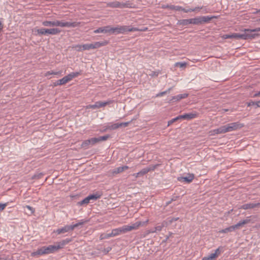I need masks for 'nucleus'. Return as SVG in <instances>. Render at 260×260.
Returning <instances> with one entry per match:
<instances>
[{
  "instance_id": "obj_1",
  "label": "nucleus",
  "mask_w": 260,
  "mask_h": 260,
  "mask_svg": "<svg viewBox=\"0 0 260 260\" xmlns=\"http://www.w3.org/2000/svg\"><path fill=\"white\" fill-rule=\"evenodd\" d=\"M58 251V250L56 245H49L48 246H44L38 248L36 251L32 252L31 255L32 256L35 257L39 255L53 253Z\"/></svg>"
},
{
  "instance_id": "obj_2",
  "label": "nucleus",
  "mask_w": 260,
  "mask_h": 260,
  "mask_svg": "<svg viewBox=\"0 0 260 260\" xmlns=\"http://www.w3.org/2000/svg\"><path fill=\"white\" fill-rule=\"evenodd\" d=\"M139 29L137 27L126 25H117L116 27L111 26V34H126L128 32L138 31Z\"/></svg>"
},
{
  "instance_id": "obj_3",
  "label": "nucleus",
  "mask_w": 260,
  "mask_h": 260,
  "mask_svg": "<svg viewBox=\"0 0 260 260\" xmlns=\"http://www.w3.org/2000/svg\"><path fill=\"white\" fill-rule=\"evenodd\" d=\"M85 222V220L82 219L75 224L72 225H67L61 228L58 229L55 231L54 232L56 233L58 235H59L61 234L65 233L66 232H68L69 231H73L75 228L78 227L79 225H83Z\"/></svg>"
},
{
  "instance_id": "obj_4",
  "label": "nucleus",
  "mask_w": 260,
  "mask_h": 260,
  "mask_svg": "<svg viewBox=\"0 0 260 260\" xmlns=\"http://www.w3.org/2000/svg\"><path fill=\"white\" fill-rule=\"evenodd\" d=\"M216 16H204L191 18V24L194 25H200L204 23H208L213 18H217Z\"/></svg>"
},
{
  "instance_id": "obj_5",
  "label": "nucleus",
  "mask_w": 260,
  "mask_h": 260,
  "mask_svg": "<svg viewBox=\"0 0 260 260\" xmlns=\"http://www.w3.org/2000/svg\"><path fill=\"white\" fill-rule=\"evenodd\" d=\"M243 33L241 34V39L252 40L259 36L258 33H255L253 29H244Z\"/></svg>"
},
{
  "instance_id": "obj_6",
  "label": "nucleus",
  "mask_w": 260,
  "mask_h": 260,
  "mask_svg": "<svg viewBox=\"0 0 260 260\" xmlns=\"http://www.w3.org/2000/svg\"><path fill=\"white\" fill-rule=\"evenodd\" d=\"M226 133L240 129L244 126V124L240 122L228 123L224 125Z\"/></svg>"
},
{
  "instance_id": "obj_7",
  "label": "nucleus",
  "mask_w": 260,
  "mask_h": 260,
  "mask_svg": "<svg viewBox=\"0 0 260 260\" xmlns=\"http://www.w3.org/2000/svg\"><path fill=\"white\" fill-rule=\"evenodd\" d=\"M148 220H147L145 221H137L135 223H132L131 225H125L126 232H129L134 230H136L140 226H143L147 223Z\"/></svg>"
},
{
  "instance_id": "obj_8",
  "label": "nucleus",
  "mask_w": 260,
  "mask_h": 260,
  "mask_svg": "<svg viewBox=\"0 0 260 260\" xmlns=\"http://www.w3.org/2000/svg\"><path fill=\"white\" fill-rule=\"evenodd\" d=\"M80 22H68L64 20H58L57 26L61 27H76L79 26Z\"/></svg>"
},
{
  "instance_id": "obj_9",
  "label": "nucleus",
  "mask_w": 260,
  "mask_h": 260,
  "mask_svg": "<svg viewBox=\"0 0 260 260\" xmlns=\"http://www.w3.org/2000/svg\"><path fill=\"white\" fill-rule=\"evenodd\" d=\"M250 221V219L247 218L242 221H240L239 222H238L237 224L235 225L228 227V228L229 230V233L233 232L235 230L239 229L240 226L249 223Z\"/></svg>"
},
{
  "instance_id": "obj_10",
  "label": "nucleus",
  "mask_w": 260,
  "mask_h": 260,
  "mask_svg": "<svg viewBox=\"0 0 260 260\" xmlns=\"http://www.w3.org/2000/svg\"><path fill=\"white\" fill-rule=\"evenodd\" d=\"M157 166V165H155L153 166L152 167L144 168L137 173L134 174L133 176H135L136 178H138L140 176H143L145 174L148 173L149 172L154 170Z\"/></svg>"
},
{
  "instance_id": "obj_11",
  "label": "nucleus",
  "mask_w": 260,
  "mask_h": 260,
  "mask_svg": "<svg viewBox=\"0 0 260 260\" xmlns=\"http://www.w3.org/2000/svg\"><path fill=\"white\" fill-rule=\"evenodd\" d=\"M188 96V94L187 93H183L179 94L175 96H173L172 98L169 101L168 103L169 104L176 102L179 101L181 99H185Z\"/></svg>"
},
{
  "instance_id": "obj_12",
  "label": "nucleus",
  "mask_w": 260,
  "mask_h": 260,
  "mask_svg": "<svg viewBox=\"0 0 260 260\" xmlns=\"http://www.w3.org/2000/svg\"><path fill=\"white\" fill-rule=\"evenodd\" d=\"M194 178L193 174H188L185 177H178V180L181 182H185L186 183H190Z\"/></svg>"
},
{
  "instance_id": "obj_13",
  "label": "nucleus",
  "mask_w": 260,
  "mask_h": 260,
  "mask_svg": "<svg viewBox=\"0 0 260 260\" xmlns=\"http://www.w3.org/2000/svg\"><path fill=\"white\" fill-rule=\"evenodd\" d=\"M126 230L124 225L117 229L112 230L111 232L112 236L113 237L118 236L121 234L126 233Z\"/></svg>"
},
{
  "instance_id": "obj_14",
  "label": "nucleus",
  "mask_w": 260,
  "mask_h": 260,
  "mask_svg": "<svg viewBox=\"0 0 260 260\" xmlns=\"http://www.w3.org/2000/svg\"><path fill=\"white\" fill-rule=\"evenodd\" d=\"M259 206H260V203H255V202L249 203L245 204L242 205L240 207V208L244 209V210H247V209H253V208L257 207Z\"/></svg>"
},
{
  "instance_id": "obj_15",
  "label": "nucleus",
  "mask_w": 260,
  "mask_h": 260,
  "mask_svg": "<svg viewBox=\"0 0 260 260\" xmlns=\"http://www.w3.org/2000/svg\"><path fill=\"white\" fill-rule=\"evenodd\" d=\"M161 8L162 9H169L170 10H175L176 11H182L183 12V10L184 8H182L179 6H174L171 5H162L161 6Z\"/></svg>"
},
{
  "instance_id": "obj_16",
  "label": "nucleus",
  "mask_w": 260,
  "mask_h": 260,
  "mask_svg": "<svg viewBox=\"0 0 260 260\" xmlns=\"http://www.w3.org/2000/svg\"><path fill=\"white\" fill-rule=\"evenodd\" d=\"M107 6L112 8H118L122 9V2L118 1L109 2L107 4Z\"/></svg>"
},
{
  "instance_id": "obj_17",
  "label": "nucleus",
  "mask_w": 260,
  "mask_h": 260,
  "mask_svg": "<svg viewBox=\"0 0 260 260\" xmlns=\"http://www.w3.org/2000/svg\"><path fill=\"white\" fill-rule=\"evenodd\" d=\"M58 20L48 21L46 20L42 22V25L44 26H57Z\"/></svg>"
},
{
  "instance_id": "obj_18",
  "label": "nucleus",
  "mask_w": 260,
  "mask_h": 260,
  "mask_svg": "<svg viewBox=\"0 0 260 260\" xmlns=\"http://www.w3.org/2000/svg\"><path fill=\"white\" fill-rule=\"evenodd\" d=\"M119 124L118 123H114V124H109L107 126H106L105 130H101V132H105L107 131V130H114L118 128H119Z\"/></svg>"
},
{
  "instance_id": "obj_19",
  "label": "nucleus",
  "mask_w": 260,
  "mask_h": 260,
  "mask_svg": "<svg viewBox=\"0 0 260 260\" xmlns=\"http://www.w3.org/2000/svg\"><path fill=\"white\" fill-rule=\"evenodd\" d=\"M80 74L81 72H72L66 76L65 77L66 79H67L68 82H69L73 78L78 77Z\"/></svg>"
},
{
  "instance_id": "obj_20",
  "label": "nucleus",
  "mask_w": 260,
  "mask_h": 260,
  "mask_svg": "<svg viewBox=\"0 0 260 260\" xmlns=\"http://www.w3.org/2000/svg\"><path fill=\"white\" fill-rule=\"evenodd\" d=\"M108 42L107 41H105L103 42H96L92 44V48L93 49H96L99 48L101 47L104 46L108 44Z\"/></svg>"
},
{
  "instance_id": "obj_21",
  "label": "nucleus",
  "mask_w": 260,
  "mask_h": 260,
  "mask_svg": "<svg viewBox=\"0 0 260 260\" xmlns=\"http://www.w3.org/2000/svg\"><path fill=\"white\" fill-rule=\"evenodd\" d=\"M224 39L235 38L237 39H241V34L234 33L232 35L226 34L223 36Z\"/></svg>"
},
{
  "instance_id": "obj_22",
  "label": "nucleus",
  "mask_w": 260,
  "mask_h": 260,
  "mask_svg": "<svg viewBox=\"0 0 260 260\" xmlns=\"http://www.w3.org/2000/svg\"><path fill=\"white\" fill-rule=\"evenodd\" d=\"M48 35H56L61 32V30L58 28H47Z\"/></svg>"
},
{
  "instance_id": "obj_23",
  "label": "nucleus",
  "mask_w": 260,
  "mask_h": 260,
  "mask_svg": "<svg viewBox=\"0 0 260 260\" xmlns=\"http://www.w3.org/2000/svg\"><path fill=\"white\" fill-rule=\"evenodd\" d=\"M128 169V167L127 166H124L122 167H119L117 168L116 169L113 170L112 173L114 174H117L120 173L122 172L124 170H126Z\"/></svg>"
},
{
  "instance_id": "obj_24",
  "label": "nucleus",
  "mask_w": 260,
  "mask_h": 260,
  "mask_svg": "<svg viewBox=\"0 0 260 260\" xmlns=\"http://www.w3.org/2000/svg\"><path fill=\"white\" fill-rule=\"evenodd\" d=\"M102 193L100 192H96L95 193H93L88 196L89 201H96L98 199H100Z\"/></svg>"
},
{
  "instance_id": "obj_25",
  "label": "nucleus",
  "mask_w": 260,
  "mask_h": 260,
  "mask_svg": "<svg viewBox=\"0 0 260 260\" xmlns=\"http://www.w3.org/2000/svg\"><path fill=\"white\" fill-rule=\"evenodd\" d=\"M35 31L37 32V35L39 36L47 35V28H41L35 29Z\"/></svg>"
},
{
  "instance_id": "obj_26",
  "label": "nucleus",
  "mask_w": 260,
  "mask_h": 260,
  "mask_svg": "<svg viewBox=\"0 0 260 260\" xmlns=\"http://www.w3.org/2000/svg\"><path fill=\"white\" fill-rule=\"evenodd\" d=\"M214 134H224L226 133L224 125L221 126L218 128L213 131Z\"/></svg>"
},
{
  "instance_id": "obj_27",
  "label": "nucleus",
  "mask_w": 260,
  "mask_h": 260,
  "mask_svg": "<svg viewBox=\"0 0 260 260\" xmlns=\"http://www.w3.org/2000/svg\"><path fill=\"white\" fill-rule=\"evenodd\" d=\"M177 24L183 26L191 24V19L180 20L178 21Z\"/></svg>"
},
{
  "instance_id": "obj_28",
  "label": "nucleus",
  "mask_w": 260,
  "mask_h": 260,
  "mask_svg": "<svg viewBox=\"0 0 260 260\" xmlns=\"http://www.w3.org/2000/svg\"><path fill=\"white\" fill-rule=\"evenodd\" d=\"M185 119L190 120L196 118L197 116V114L195 113H189L184 114Z\"/></svg>"
},
{
  "instance_id": "obj_29",
  "label": "nucleus",
  "mask_w": 260,
  "mask_h": 260,
  "mask_svg": "<svg viewBox=\"0 0 260 260\" xmlns=\"http://www.w3.org/2000/svg\"><path fill=\"white\" fill-rule=\"evenodd\" d=\"M134 7L135 5L129 1H126L125 3L122 2V9L125 8H132Z\"/></svg>"
},
{
  "instance_id": "obj_30",
  "label": "nucleus",
  "mask_w": 260,
  "mask_h": 260,
  "mask_svg": "<svg viewBox=\"0 0 260 260\" xmlns=\"http://www.w3.org/2000/svg\"><path fill=\"white\" fill-rule=\"evenodd\" d=\"M89 145H91V143L90 142V139L84 141L81 144V147L85 149H87L89 147Z\"/></svg>"
},
{
  "instance_id": "obj_31",
  "label": "nucleus",
  "mask_w": 260,
  "mask_h": 260,
  "mask_svg": "<svg viewBox=\"0 0 260 260\" xmlns=\"http://www.w3.org/2000/svg\"><path fill=\"white\" fill-rule=\"evenodd\" d=\"M247 104L248 107L251 106H254L255 108H256L257 107H260V101L257 102L251 101L247 103Z\"/></svg>"
},
{
  "instance_id": "obj_32",
  "label": "nucleus",
  "mask_w": 260,
  "mask_h": 260,
  "mask_svg": "<svg viewBox=\"0 0 260 260\" xmlns=\"http://www.w3.org/2000/svg\"><path fill=\"white\" fill-rule=\"evenodd\" d=\"M67 244L65 242L64 240H62L60 242H56V246L58 250L63 248L64 246Z\"/></svg>"
},
{
  "instance_id": "obj_33",
  "label": "nucleus",
  "mask_w": 260,
  "mask_h": 260,
  "mask_svg": "<svg viewBox=\"0 0 260 260\" xmlns=\"http://www.w3.org/2000/svg\"><path fill=\"white\" fill-rule=\"evenodd\" d=\"M90 202V201H89V199L88 198V197L87 196V197H86L85 198H84L83 200H82V201L78 202V205H80V206H82V205H87Z\"/></svg>"
},
{
  "instance_id": "obj_34",
  "label": "nucleus",
  "mask_w": 260,
  "mask_h": 260,
  "mask_svg": "<svg viewBox=\"0 0 260 260\" xmlns=\"http://www.w3.org/2000/svg\"><path fill=\"white\" fill-rule=\"evenodd\" d=\"M202 8H201V7H196L193 9H186L184 8V10H183V12L184 13H188L191 12H196L197 11H199L200 10H201Z\"/></svg>"
},
{
  "instance_id": "obj_35",
  "label": "nucleus",
  "mask_w": 260,
  "mask_h": 260,
  "mask_svg": "<svg viewBox=\"0 0 260 260\" xmlns=\"http://www.w3.org/2000/svg\"><path fill=\"white\" fill-rule=\"evenodd\" d=\"M82 49L84 50H89L90 49H93L92 44H85L82 45Z\"/></svg>"
},
{
  "instance_id": "obj_36",
  "label": "nucleus",
  "mask_w": 260,
  "mask_h": 260,
  "mask_svg": "<svg viewBox=\"0 0 260 260\" xmlns=\"http://www.w3.org/2000/svg\"><path fill=\"white\" fill-rule=\"evenodd\" d=\"M113 236H112V234L111 233H109V234H102L100 236V239L101 240H103V239H108L110 237H112Z\"/></svg>"
},
{
  "instance_id": "obj_37",
  "label": "nucleus",
  "mask_w": 260,
  "mask_h": 260,
  "mask_svg": "<svg viewBox=\"0 0 260 260\" xmlns=\"http://www.w3.org/2000/svg\"><path fill=\"white\" fill-rule=\"evenodd\" d=\"M61 71H58V72H54L53 71H48L46 73V76H48V75H61Z\"/></svg>"
},
{
  "instance_id": "obj_38",
  "label": "nucleus",
  "mask_w": 260,
  "mask_h": 260,
  "mask_svg": "<svg viewBox=\"0 0 260 260\" xmlns=\"http://www.w3.org/2000/svg\"><path fill=\"white\" fill-rule=\"evenodd\" d=\"M223 247L222 246H219L215 250L214 253L216 254V255L218 257L222 252H223Z\"/></svg>"
},
{
  "instance_id": "obj_39",
  "label": "nucleus",
  "mask_w": 260,
  "mask_h": 260,
  "mask_svg": "<svg viewBox=\"0 0 260 260\" xmlns=\"http://www.w3.org/2000/svg\"><path fill=\"white\" fill-rule=\"evenodd\" d=\"M104 34H111V26L110 25H107L104 26Z\"/></svg>"
},
{
  "instance_id": "obj_40",
  "label": "nucleus",
  "mask_w": 260,
  "mask_h": 260,
  "mask_svg": "<svg viewBox=\"0 0 260 260\" xmlns=\"http://www.w3.org/2000/svg\"><path fill=\"white\" fill-rule=\"evenodd\" d=\"M90 142L91 143V145H94L96 143H100V140L98 138H92L90 139Z\"/></svg>"
},
{
  "instance_id": "obj_41",
  "label": "nucleus",
  "mask_w": 260,
  "mask_h": 260,
  "mask_svg": "<svg viewBox=\"0 0 260 260\" xmlns=\"http://www.w3.org/2000/svg\"><path fill=\"white\" fill-rule=\"evenodd\" d=\"M165 226L164 223H161L155 227V229L157 232H160L162 230V228Z\"/></svg>"
},
{
  "instance_id": "obj_42",
  "label": "nucleus",
  "mask_w": 260,
  "mask_h": 260,
  "mask_svg": "<svg viewBox=\"0 0 260 260\" xmlns=\"http://www.w3.org/2000/svg\"><path fill=\"white\" fill-rule=\"evenodd\" d=\"M94 34L103 33L104 34V28L103 27H99L98 28L93 30Z\"/></svg>"
},
{
  "instance_id": "obj_43",
  "label": "nucleus",
  "mask_w": 260,
  "mask_h": 260,
  "mask_svg": "<svg viewBox=\"0 0 260 260\" xmlns=\"http://www.w3.org/2000/svg\"><path fill=\"white\" fill-rule=\"evenodd\" d=\"M160 74V71L158 70L157 71H152L149 75L151 77H156Z\"/></svg>"
},
{
  "instance_id": "obj_44",
  "label": "nucleus",
  "mask_w": 260,
  "mask_h": 260,
  "mask_svg": "<svg viewBox=\"0 0 260 260\" xmlns=\"http://www.w3.org/2000/svg\"><path fill=\"white\" fill-rule=\"evenodd\" d=\"M187 63L185 62H178L175 63L176 67H179L180 68H184L186 66Z\"/></svg>"
},
{
  "instance_id": "obj_45",
  "label": "nucleus",
  "mask_w": 260,
  "mask_h": 260,
  "mask_svg": "<svg viewBox=\"0 0 260 260\" xmlns=\"http://www.w3.org/2000/svg\"><path fill=\"white\" fill-rule=\"evenodd\" d=\"M109 137H110V135H107L105 136L99 137V138L100 140V142H101V141H106Z\"/></svg>"
},
{
  "instance_id": "obj_46",
  "label": "nucleus",
  "mask_w": 260,
  "mask_h": 260,
  "mask_svg": "<svg viewBox=\"0 0 260 260\" xmlns=\"http://www.w3.org/2000/svg\"><path fill=\"white\" fill-rule=\"evenodd\" d=\"M59 81V83H60L61 85H63L68 83L67 79H66L65 76L63 77L62 79L58 80Z\"/></svg>"
},
{
  "instance_id": "obj_47",
  "label": "nucleus",
  "mask_w": 260,
  "mask_h": 260,
  "mask_svg": "<svg viewBox=\"0 0 260 260\" xmlns=\"http://www.w3.org/2000/svg\"><path fill=\"white\" fill-rule=\"evenodd\" d=\"M96 104L97 105V109L105 106L104 102L98 101L96 102Z\"/></svg>"
},
{
  "instance_id": "obj_48",
  "label": "nucleus",
  "mask_w": 260,
  "mask_h": 260,
  "mask_svg": "<svg viewBox=\"0 0 260 260\" xmlns=\"http://www.w3.org/2000/svg\"><path fill=\"white\" fill-rule=\"evenodd\" d=\"M130 123H131V121H129V122H121V123H118V124H119V127H121V126L126 127L128 125V124Z\"/></svg>"
},
{
  "instance_id": "obj_49",
  "label": "nucleus",
  "mask_w": 260,
  "mask_h": 260,
  "mask_svg": "<svg viewBox=\"0 0 260 260\" xmlns=\"http://www.w3.org/2000/svg\"><path fill=\"white\" fill-rule=\"evenodd\" d=\"M201 8H202L201 10H203V13H207L209 12V10L207 6H202L201 7Z\"/></svg>"
},
{
  "instance_id": "obj_50",
  "label": "nucleus",
  "mask_w": 260,
  "mask_h": 260,
  "mask_svg": "<svg viewBox=\"0 0 260 260\" xmlns=\"http://www.w3.org/2000/svg\"><path fill=\"white\" fill-rule=\"evenodd\" d=\"M86 108L87 109H97V105H96V103L93 105H89L86 106Z\"/></svg>"
},
{
  "instance_id": "obj_51",
  "label": "nucleus",
  "mask_w": 260,
  "mask_h": 260,
  "mask_svg": "<svg viewBox=\"0 0 260 260\" xmlns=\"http://www.w3.org/2000/svg\"><path fill=\"white\" fill-rule=\"evenodd\" d=\"M178 119H179V118L177 117H176L174 118H173L172 119H171V120L168 121V125L169 126V125L172 124L173 123H174L175 121H177Z\"/></svg>"
},
{
  "instance_id": "obj_52",
  "label": "nucleus",
  "mask_w": 260,
  "mask_h": 260,
  "mask_svg": "<svg viewBox=\"0 0 260 260\" xmlns=\"http://www.w3.org/2000/svg\"><path fill=\"white\" fill-rule=\"evenodd\" d=\"M112 248L111 247H108L106 248H105L103 250V252L104 254H107L109 251H110L111 250Z\"/></svg>"
},
{
  "instance_id": "obj_53",
  "label": "nucleus",
  "mask_w": 260,
  "mask_h": 260,
  "mask_svg": "<svg viewBox=\"0 0 260 260\" xmlns=\"http://www.w3.org/2000/svg\"><path fill=\"white\" fill-rule=\"evenodd\" d=\"M168 219H169V222L170 223H172L173 222L178 220L179 219V217H173V218H168Z\"/></svg>"
},
{
  "instance_id": "obj_54",
  "label": "nucleus",
  "mask_w": 260,
  "mask_h": 260,
  "mask_svg": "<svg viewBox=\"0 0 260 260\" xmlns=\"http://www.w3.org/2000/svg\"><path fill=\"white\" fill-rule=\"evenodd\" d=\"M25 208H27L30 211V214H32L35 211L34 209L32 207H30V206L26 205L25 206Z\"/></svg>"
},
{
  "instance_id": "obj_55",
  "label": "nucleus",
  "mask_w": 260,
  "mask_h": 260,
  "mask_svg": "<svg viewBox=\"0 0 260 260\" xmlns=\"http://www.w3.org/2000/svg\"><path fill=\"white\" fill-rule=\"evenodd\" d=\"M76 48H77V50L78 51H81L84 50L83 49H82V45H77L76 46Z\"/></svg>"
},
{
  "instance_id": "obj_56",
  "label": "nucleus",
  "mask_w": 260,
  "mask_h": 260,
  "mask_svg": "<svg viewBox=\"0 0 260 260\" xmlns=\"http://www.w3.org/2000/svg\"><path fill=\"white\" fill-rule=\"evenodd\" d=\"M219 233H229L228 228H226L224 229L221 230L219 231Z\"/></svg>"
},
{
  "instance_id": "obj_57",
  "label": "nucleus",
  "mask_w": 260,
  "mask_h": 260,
  "mask_svg": "<svg viewBox=\"0 0 260 260\" xmlns=\"http://www.w3.org/2000/svg\"><path fill=\"white\" fill-rule=\"evenodd\" d=\"M155 232H156V231L155 228H153V229H151L150 230H148L147 231V234L154 233H155Z\"/></svg>"
},
{
  "instance_id": "obj_58",
  "label": "nucleus",
  "mask_w": 260,
  "mask_h": 260,
  "mask_svg": "<svg viewBox=\"0 0 260 260\" xmlns=\"http://www.w3.org/2000/svg\"><path fill=\"white\" fill-rule=\"evenodd\" d=\"M212 259L213 258L217 257V256L216 255V254L215 253H213L210 254L209 255H208Z\"/></svg>"
},
{
  "instance_id": "obj_59",
  "label": "nucleus",
  "mask_w": 260,
  "mask_h": 260,
  "mask_svg": "<svg viewBox=\"0 0 260 260\" xmlns=\"http://www.w3.org/2000/svg\"><path fill=\"white\" fill-rule=\"evenodd\" d=\"M166 94H167V92H166V91H164L159 92L158 94H157L156 96L157 97L162 96Z\"/></svg>"
},
{
  "instance_id": "obj_60",
  "label": "nucleus",
  "mask_w": 260,
  "mask_h": 260,
  "mask_svg": "<svg viewBox=\"0 0 260 260\" xmlns=\"http://www.w3.org/2000/svg\"><path fill=\"white\" fill-rule=\"evenodd\" d=\"M6 204H1L0 203V211H3L6 207Z\"/></svg>"
},
{
  "instance_id": "obj_61",
  "label": "nucleus",
  "mask_w": 260,
  "mask_h": 260,
  "mask_svg": "<svg viewBox=\"0 0 260 260\" xmlns=\"http://www.w3.org/2000/svg\"><path fill=\"white\" fill-rule=\"evenodd\" d=\"M113 103V101L111 100H108L105 102H104V105L106 106V105H109Z\"/></svg>"
},
{
  "instance_id": "obj_62",
  "label": "nucleus",
  "mask_w": 260,
  "mask_h": 260,
  "mask_svg": "<svg viewBox=\"0 0 260 260\" xmlns=\"http://www.w3.org/2000/svg\"><path fill=\"white\" fill-rule=\"evenodd\" d=\"M253 29V31L255 32V33H258V32H260V27H257Z\"/></svg>"
},
{
  "instance_id": "obj_63",
  "label": "nucleus",
  "mask_w": 260,
  "mask_h": 260,
  "mask_svg": "<svg viewBox=\"0 0 260 260\" xmlns=\"http://www.w3.org/2000/svg\"><path fill=\"white\" fill-rule=\"evenodd\" d=\"M43 175V174L42 173H40V174L38 175V176H37V177L36 176V175H35V176H34V178H38V179H39V178H41Z\"/></svg>"
},
{
  "instance_id": "obj_64",
  "label": "nucleus",
  "mask_w": 260,
  "mask_h": 260,
  "mask_svg": "<svg viewBox=\"0 0 260 260\" xmlns=\"http://www.w3.org/2000/svg\"><path fill=\"white\" fill-rule=\"evenodd\" d=\"M202 260H212L209 256L204 257Z\"/></svg>"
}]
</instances>
